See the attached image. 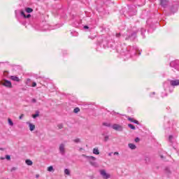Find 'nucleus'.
I'll return each mask as SVG.
<instances>
[{"instance_id":"nucleus-1","label":"nucleus","mask_w":179,"mask_h":179,"mask_svg":"<svg viewBox=\"0 0 179 179\" xmlns=\"http://www.w3.org/2000/svg\"><path fill=\"white\" fill-rule=\"evenodd\" d=\"M83 157H86V159H88L90 164H91V166L93 167H99V164L96 162V157L93 156H86V155H83Z\"/></svg>"},{"instance_id":"nucleus-2","label":"nucleus","mask_w":179,"mask_h":179,"mask_svg":"<svg viewBox=\"0 0 179 179\" xmlns=\"http://www.w3.org/2000/svg\"><path fill=\"white\" fill-rule=\"evenodd\" d=\"M0 85L4 86L5 87H8V89H12V83L8 80H2L0 81Z\"/></svg>"},{"instance_id":"nucleus-3","label":"nucleus","mask_w":179,"mask_h":179,"mask_svg":"<svg viewBox=\"0 0 179 179\" xmlns=\"http://www.w3.org/2000/svg\"><path fill=\"white\" fill-rule=\"evenodd\" d=\"M99 173L102 178L103 179H108L111 178V175H110V173H108L107 171H106V170L104 169L99 171Z\"/></svg>"},{"instance_id":"nucleus-4","label":"nucleus","mask_w":179,"mask_h":179,"mask_svg":"<svg viewBox=\"0 0 179 179\" xmlns=\"http://www.w3.org/2000/svg\"><path fill=\"white\" fill-rule=\"evenodd\" d=\"M59 150L61 155H65V144L62 143L59 146Z\"/></svg>"},{"instance_id":"nucleus-5","label":"nucleus","mask_w":179,"mask_h":179,"mask_svg":"<svg viewBox=\"0 0 179 179\" xmlns=\"http://www.w3.org/2000/svg\"><path fill=\"white\" fill-rule=\"evenodd\" d=\"M112 128L115 129V131H122V126L120 124H115L112 126Z\"/></svg>"},{"instance_id":"nucleus-6","label":"nucleus","mask_w":179,"mask_h":179,"mask_svg":"<svg viewBox=\"0 0 179 179\" xmlns=\"http://www.w3.org/2000/svg\"><path fill=\"white\" fill-rule=\"evenodd\" d=\"M171 86H179V80H174L170 81Z\"/></svg>"},{"instance_id":"nucleus-7","label":"nucleus","mask_w":179,"mask_h":179,"mask_svg":"<svg viewBox=\"0 0 179 179\" xmlns=\"http://www.w3.org/2000/svg\"><path fill=\"white\" fill-rule=\"evenodd\" d=\"M10 78L11 79V80H13L14 82H20V79L19 78V77L16 76H11Z\"/></svg>"},{"instance_id":"nucleus-8","label":"nucleus","mask_w":179,"mask_h":179,"mask_svg":"<svg viewBox=\"0 0 179 179\" xmlns=\"http://www.w3.org/2000/svg\"><path fill=\"white\" fill-rule=\"evenodd\" d=\"M20 13H21V16H23V17H24L25 19H29L31 17V15L28 14L27 15H26V14L24 13V11L23 10H22Z\"/></svg>"},{"instance_id":"nucleus-9","label":"nucleus","mask_w":179,"mask_h":179,"mask_svg":"<svg viewBox=\"0 0 179 179\" xmlns=\"http://www.w3.org/2000/svg\"><path fill=\"white\" fill-rule=\"evenodd\" d=\"M169 4V0H161V5L164 8H166L167 5Z\"/></svg>"},{"instance_id":"nucleus-10","label":"nucleus","mask_w":179,"mask_h":179,"mask_svg":"<svg viewBox=\"0 0 179 179\" xmlns=\"http://www.w3.org/2000/svg\"><path fill=\"white\" fill-rule=\"evenodd\" d=\"M27 124L29 125L30 131H34V129H36V125H34L29 122H27Z\"/></svg>"},{"instance_id":"nucleus-11","label":"nucleus","mask_w":179,"mask_h":179,"mask_svg":"<svg viewBox=\"0 0 179 179\" xmlns=\"http://www.w3.org/2000/svg\"><path fill=\"white\" fill-rule=\"evenodd\" d=\"M127 119L130 121V122H134V124H137V125H139V122L136 120H134V117H128Z\"/></svg>"},{"instance_id":"nucleus-12","label":"nucleus","mask_w":179,"mask_h":179,"mask_svg":"<svg viewBox=\"0 0 179 179\" xmlns=\"http://www.w3.org/2000/svg\"><path fill=\"white\" fill-rule=\"evenodd\" d=\"M128 146L131 150H135V149H136V145H135L134 143H129Z\"/></svg>"},{"instance_id":"nucleus-13","label":"nucleus","mask_w":179,"mask_h":179,"mask_svg":"<svg viewBox=\"0 0 179 179\" xmlns=\"http://www.w3.org/2000/svg\"><path fill=\"white\" fill-rule=\"evenodd\" d=\"M25 163L27 164V166H33V162L30 159H27Z\"/></svg>"},{"instance_id":"nucleus-14","label":"nucleus","mask_w":179,"mask_h":179,"mask_svg":"<svg viewBox=\"0 0 179 179\" xmlns=\"http://www.w3.org/2000/svg\"><path fill=\"white\" fill-rule=\"evenodd\" d=\"M165 174L170 176L171 174V171L169 168L165 169Z\"/></svg>"},{"instance_id":"nucleus-15","label":"nucleus","mask_w":179,"mask_h":179,"mask_svg":"<svg viewBox=\"0 0 179 179\" xmlns=\"http://www.w3.org/2000/svg\"><path fill=\"white\" fill-rule=\"evenodd\" d=\"M94 155H100V152L99 151V148H94L93 149Z\"/></svg>"},{"instance_id":"nucleus-16","label":"nucleus","mask_w":179,"mask_h":179,"mask_svg":"<svg viewBox=\"0 0 179 179\" xmlns=\"http://www.w3.org/2000/svg\"><path fill=\"white\" fill-rule=\"evenodd\" d=\"M64 174L66 176H71V171H69L68 169H64Z\"/></svg>"},{"instance_id":"nucleus-17","label":"nucleus","mask_w":179,"mask_h":179,"mask_svg":"<svg viewBox=\"0 0 179 179\" xmlns=\"http://www.w3.org/2000/svg\"><path fill=\"white\" fill-rule=\"evenodd\" d=\"M25 10H26L27 13H31V12H33V8H27L25 9Z\"/></svg>"},{"instance_id":"nucleus-18","label":"nucleus","mask_w":179,"mask_h":179,"mask_svg":"<svg viewBox=\"0 0 179 179\" xmlns=\"http://www.w3.org/2000/svg\"><path fill=\"white\" fill-rule=\"evenodd\" d=\"M176 64H179V61L177 60V61H176V62H171L170 63V66H174V65H176Z\"/></svg>"},{"instance_id":"nucleus-19","label":"nucleus","mask_w":179,"mask_h":179,"mask_svg":"<svg viewBox=\"0 0 179 179\" xmlns=\"http://www.w3.org/2000/svg\"><path fill=\"white\" fill-rule=\"evenodd\" d=\"M39 115H40V112L36 111V114L32 115V117H33V118H37V117H38Z\"/></svg>"},{"instance_id":"nucleus-20","label":"nucleus","mask_w":179,"mask_h":179,"mask_svg":"<svg viewBox=\"0 0 179 179\" xmlns=\"http://www.w3.org/2000/svg\"><path fill=\"white\" fill-rule=\"evenodd\" d=\"M8 121L9 125H10V127H13V122L12 121V120L10 118H8Z\"/></svg>"},{"instance_id":"nucleus-21","label":"nucleus","mask_w":179,"mask_h":179,"mask_svg":"<svg viewBox=\"0 0 179 179\" xmlns=\"http://www.w3.org/2000/svg\"><path fill=\"white\" fill-rule=\"evenodd\" d=\"M128 127H129V128H131V129H134V130L136 129L135 126H134V124H129Z\"/></svg>"},{"instance_id":"nucleus-22","label":"nucleus","mask_w":179,"mask_h":179,"mask_svg":"<svg viewBox=\"0 0 179 179\" xmlns=\"http://www.w3.org/2000/svg\"><path fill=\"white\" fill-rule=\"evenodd\" d=\"M79 111H80V109L79 108H75L73 110V113H75L76 114L79 113Z\"/></svg>"},{"instance_id":"nucleus-23","label":"nucleus","mask_w":179,"mask_h":179,"mask_svg":"<svg viewBox=\"0 0 179 179\" xmlns=\"http://www.w3.org/2000/svg\"><path fill=\"white\" fill-rule=\"evenodd\" d=\"M48 171H54V167H52V166L48 167Z\"/></svg>"},{"instance_id":"nucleus-24","label":"nucleus","mask_w":179,"mask_h":179,"mask_svg":"<svg viewBox=\"0 0 179 179\" xmlns=\"http://www.w3.org/2000/svg\"><path fill=\"white\" fill-rule=\"evenodd\" d=\"M73 142H75V143H80V138H76L73 140Z\"/></svg>"},{"instance_id":"nucleus-25","label":"nucleus","mask_w":179,"mask_h":179,"mask_svg":"<svg viewBox=\"0 0 179 179\" xmlns=\"http://www.w3.org/2000/svg\"><path fill=\"white\" fill-rule=\"evenodd\" d=\"M17 170V167H13L11 169H10V171L11 173H13V171H16Z\"/></svg>"},{"instance_id":"nucleus-26","label":"nucleus","mask_w":179,"mask_h":179,"mask_svg":"<svg viewBox=\"0 0 179 179\" xmlns=\"http://www.w3.org/2000/svg\"><path fill=\"white\" fill-rule=\"evenodd\" d=\"M57 127L59 129H62V128H64V125H62V124H58Z\"/></svg>"},{"instance_id":"nucleus-27","label":"nucleus","mask_w":179,"mask_h":179,"mask_svg":"<svg viewBox=\"0 0 179 179\" xmlns=\"http://www.w3.org/2000/svg\"><path fill=\"white\" fill-rule=\"evenodd\" d=\"M103 125L104 127H110V123L103 122Z\"/></svg>"},{"instance_id":"nucleus-28","label":"nucleus","mask_w":179,"mask_h":179,"mask_svg":"<svg viewBox=\"0 0 179 179\" xmlns=\"http://www.w3.org/2000/svg\"><path fill=\"white\" fill-rule=\"evenodd\" d=\"M108 139H109L108 136H104V141H105V142H107V141H108Z\"/></svg>"},{"instance_id":"nucleus-29","label":"nucleus","mask_w":179,"mask_h":179,"mask_svg":"<svg viewBox=\"0 0 179 179\" xmlns=\"http://www.w3.org/2000/svg\"><path fill=\"white\" fill-rule=\"evenodd\" d=\"M134 141H135V142H136V143H138V142H139L141 140L139 139V138L137 137V138H135Z\"/></svg>"},{"instance_id":"nucleus-30","label":"nucleus","mask_w":179,"mask_h":179,"mask_svg":"<svg viewBox=\"0 0 179 179\" xmlns=\"http://www.w3.org/2000/svg\"><path fill=\"white\" fill-rule=\"evenodd\" d=\"M6 159L7 160H10V155H6Z\"/></svg>"},{"instance_id":"nucleus-31","label":"nucleus","mask_w":179,"mask_h":179,"mask_svg":"<svg viewBox=\"0 0 179 179\" xmlns=\"http://www.w3.org/2000/svg\"><path fill=\"white\" fill-rule=\"evenodd\" d=\"M36 86H37V83H32V87H36Z\"/></svg>"},{"instance_id":"nucleus-32","label":"nucleus","mask_w":179,"mask_h":179,"mask_svg":"<svg viewBox=\"0 0 179 179\" xmlns=\"http://www.w3.org/2000/svg\"><path fill=\"white\" fill-rule=\"evenodd\" d=\"M23 117H24V114H22V115L19 117L20 120H22V118H23Z\"/></svg>"},{"instance_id":"nucleus-33","label":"nucleus","mask_w":179,"mask_h":179,"mask_svg":"<svg viewBox=\"0 0 179 179\" xmlns=\"http://www.w3.org/2000/svg\"><path fill=\"white\" fill-rule=\"evenodd\" d=\"M172 140H173V136H169V141H170V142H171Z\"/></svg>"},{"instance_id":"nucleus-34","label":"nucleus","mask_w":179,"mask_h":179,"mask_svg":"<svg viewBox=\"0 0 179 179\" xmlns=\"http://www.w3.org/2000/svg\"><path fill=\"white\" fill-rule=\"evenodd\" d=\"M37 100H36V99H32V103H36Z\"/></svg>"},{"instance_id":"nucleus-35","label":"nucleus","mask_w":179,"mask_h":179,"mask_svg":"<svg viewBox=\"0 0 179 179\" xmlns=\"http://www.w3.org/2000/svg\"><path fill=\"white\" fill-rule=\"evenodd\" d=\"M121 36V34H116V37H120Z\"/></svg>"},{"instance_id":"nucleus-36","label":"nucleus","mask_w":179,"mask_h":179,"mask_svg":"<svg viewBox=\"0 0 179 179\" xmlns=\"http://www.w3.org/2000/svg\"><path fill=\"white\" fill-rule=\"evenodd\" d=\"M114 155H116L117 156H118V155H120V153H118V152H114Z\"/></svg>"},{"instance_id":"nucleus-37","label":"nucleus","mask_w":179,"mask_h":179,"mask_svg":"<svg viewBox=\"0 0 179 179\" xmlns=\"http://www.w3.org/2000/svg\"><path fill=\"white\" fill-rule=\"evenodd\" d=\"M40 178V174H36V178Z\"/></svg>"},{"instance_id":"nucleus-38","label":"nucleus","mask_w":179,"mask_h":179,"mask_svg":"<svg viewBox=\"0 0 179 179\" xmlns=\"http://www.w3.org/2000/svg\"><path fill=\"white\" fill-rule=\"evenodd\" d=\"M84 29H89V27L85 26V27H84Z\"/></svg>"},{"instance_id":"nucleus-39","label":"nucleus","mask_w":179,"mask_h":179,"mask_svg":"<svg viewBox=\"0 0 179 179\" xmlns=\"http://www.w3.org/2000/svg\"><path fill=\"white\" fill-rule=\"evenodd\" d=\"M0 159H1V160H5V158H3V157H0Z\"/></svg>"},{"instance_id":"nucleus-40","label":"nucleus","mask_w":179,"mask_h":179,"mask_svg":"<svg viewBox=\"0 0 179 179\" xmlns=\"http://www.w3.org/2000/svg\"><path fill=\"white\" fill-rule=\"evenodd\" d=\"M30 79L29 78H28L27 80V82H30Z\"/></svg>"},{"instance_id":"nucleus-41","label":"nucleus","mask_w":179,"mask_h":179,"mask_svg":"<svg viewBox=\"0 0 179 179\" xmlns=\"http://www.w3.org/2000/svg\"><path fill=\"white\" fill-rule=\"evenodd\" d=\"M111 155H113V153L110 152L108 154V156H111Z\"/></svg>"},{"instance_id":"nucleus-42","label":"nucleus","mask_w":179,"mask_h":179,"mask_svg":"<svg viewBox=\"0 0 179 179\" xmlns=\"http://www.w3.org/2000/svg\"><path fill=\"white\" fill-rule=\"evenodd\" d=\"M152 94H155V92H152Z\"/></svg>"},{"instance_id":"nucleus-43","label":"nucleus","mask_w":179,"mask_h":179,"mask_svg":"<svg viewBox=\"0 0 179 179\" xmlns=\"http://www.w3.org/2000/svg\"><path fill=\"white\" fill-rule=\"evenodd\" d=\"M162 158H163V156H161Z\"/></svg>"},{"instance_id":"nucleus-44","label":"nucleus","mask_w":179,"mask_h":179,"mask_svg":"<svg viewBox=\"0 0 179 179\" xmlns=\"http://www.w3.org/2000/svg\"><path fill=\"white\" fill-rule=\"evenodd\" d=\"M148 160H149V158H148Z\"/></svg>"}]
</instances>
